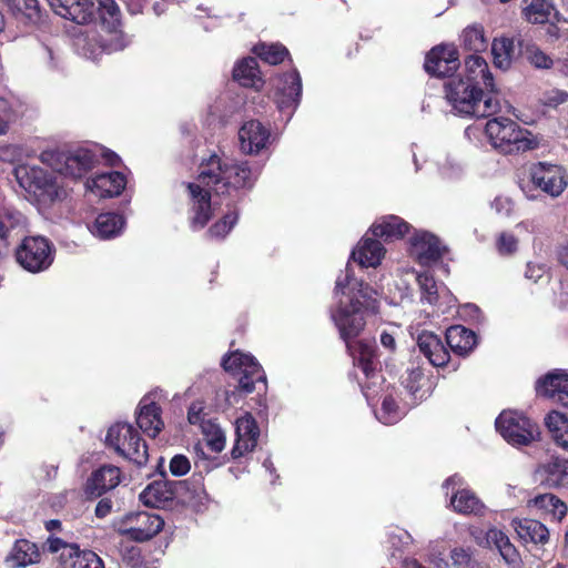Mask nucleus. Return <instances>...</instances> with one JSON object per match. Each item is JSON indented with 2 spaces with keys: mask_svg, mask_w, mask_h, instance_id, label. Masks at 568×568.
Returning a JSON list of instances; mask_svg holds the SVG:
<instances>
[{
  "mask_svg": "<svg viewBox=\"0 0 568 568\" xmlns=\"http://www.w3.org/2000/svg\"><path fill=\"white\" fill-rule=\"evenodd\" d=\"M342 295L338 305L332 311V320L338 328L341 337L345 341L354 365L364 374L366 381L362 383L363 393L369 405H374L377 392L373 386L384 382L377 372L378 361L374 341L359 339L357 337L366 324V316L378 311L377 292L367 284L355 278L348 267L336 280L335 295Z\"/></svg>",
  "mask_w": 568,
  "mask_h": 568,
  "instance_id": "obj_1",
  "label": "nucleus"
},
{
  "mask_svg": "<svg viewBox=\"0 0 568 568\" xmlns=\"http://www.w3.org/2000/svg\"><path fill=\"white\" fill-rule=\"evenodd\" d=\"M256 174L247 162H234L212 154L200 165L197 180L187 184L191 197V227L203 229L212 216L210 191L216 194L237 196L241 190L253 186Z\"/></svg>",
  "mask_w": 568,
  "mask_h": 568,
  "instance_id": "obj_2",
  "label": "nucleus"
},
{
  "mask_svg": "<svg viewBox=\"0 0 568 568\" xmlns=\"http://www.w3.org/2000/svg\"><path fill=\"white\" fill-rule=\"evenodd\" d=\"M445 92L453 109L464 116L487 118L504 108L499 94L484 93L483 88L466 83L463 78H453L446 82Z\"/></svg>",
  "mask_w": 568,
  "mask_h": 568,
  "instance_id": "obj_3",
  "label": "nucleus"
},
{
  "mask_svg": "<svg viewBox=\"0 0 568 568\" xmlns=\"http://www.w3.org/2000/svg\"><path fill=\"white\" fill-rule=\"evenodd\" d=\"M485 133L491 146L503 153L525 152L536 146L531 134L509 118L497 116L488 120Z\"/></svg>",
  "mask_w": 568,
  "mask_h": 568,
  "instance_id": "obj_4",
  "label": "nucleus"
},
{
  "mask_svg": "<svg viewBox=\"0 0 568 568\" xmlns=\"http://www.w3.org/2000/svg\"><path fill=\"white\" fill-rule=\"evenodd\" d=\"M14 175L19 185L43 205H49L65 194L58 179L40 166L20 164L14 169Z\"/></svg>",
  "mask_w": 568,
  "mask_h": 568,
  "instance_id": "obj_5",
  "label": "nucleus"
},
{
  "mask_svg": "<svg viewBox=\"0 0 568 568\" xmlns=\"http://www.w3.org/2000/svg\"><path fill=\"white\" fill-rule=\"evenodd\" d=\"M55 14L78 24L90 23L98 12L105 19V14L118 20V6L113 0H48Z\"/></svg>",
  "mask_w": 568,
  "mask_h": 568,
  "instance_id": "obj_6",
  "label": "nucleus"
},
{
  "mask_svg": "<svg viewBox=\"0 0 568 568\" xmlns=\"http://www.w3.org/2000/svg\"><path fill=\"white\" fill-rule=\"evenodd\" d=\"M105 442L119 455L138 466L145 465L149 459L145 442L130 424L116 423L112 425L108 430Z\"/></svg>",
  "mask_w": 568,
  "mask_h": 568,
  "instance_id": "obj_7",
  "label": "nucleus"
},
{
  "mask_svg": "<svg viewBox=\"0 0 568 568\" xmlns=\"http://www.w3.org/2000/svg\"><path fill=\"white\" fill-rule=\"evenodd\" d=\"M40 159L57 173L72 179L83 176L98 162L95 154L87 149L73 152L48 150L41 153Z\"/></svg>",
  "mask_w": 568,
  "mask_h": 568,
  "instance_id": "obj_8",
  "label": "nucleus"
},
{
  "mask_svg": "<svg viewBox=\"0 0 568 568\" xmlns=\"http://www.w3.org/2000/svg\"><path fill=\"white\" fill-rule=\"evenodd\" d=\"M53 246L44 236H26L16 250L18 264L30 273L49 268L53 262Z\"/></svg>",
  "mask_w": 568,
  "mask_h": 568,
  "instance_id": "obj_9",
  "label": "nucleus"
},
{
  "mask_svg": "<svg viewBox=\"0 0 568 568\" xmlns=\"http://www.w3.org/2000/svg\"><path fill=\"white\" fill-rule=\"evenodd\" d=\"M164 526L161 516L150 511L129 513L119 518L114 527L116 531L135 541H145L158 535Z\"/></svg>",
  "mask_w": 568,
  "mask_h": 568,
  "instance_id": "obj_10",
  "label": "nucleus"
},
{
  "mask_svg": "<svg viewBox=\"0 0 568 568\" xmlns=\"http://www.w3.org/2000/svg\"><path fill=\"white\" fill-rule=\"evenodd\" d=\"M496 429L514 446L528 445L539 436L537 424L514 410H505L497 417Z\"/></svg>",
  "mask_w": 568,
  "mask_h": 568,
  "instance_id": "obj_11",
  "label": "nucleus"
},
{
  "mask_svg": "<svg viewBox=\"0 0 568 568\" xmlns=\"http://www.w3.org/2000/svg\"><path fill=\"white\" fill-rule=\"evenodd\" d=\"M222 366L226 372L239 376L240 388L245 393L255 389V383H264L265 374L256 359L241 352L231 353L223 358Z\"/></svg>",
  "mask_w": 568,
  "mask_h": 568,
  "instance_id": "obj_12",
  "label": "nucleus"
},
{
  "mask_svg": "<svg viewBox=\"0 0 568 568\" xmlns=\"http://www.w3.org/2000/svg\"><path fill=\"white\" fill-rule=\"evenodd\" d=\"M274 99L278 110L292 116L300 104L302 95V80L300 73L293 70L288 73L276 77L273 80Z\"/></svg>",
  "mask_w": 568,
  "mask_h": 568,
  "instance_id": "obj_13",
  "label": "nucleus"
},
{
  "mask_svg": "<svg viewBox=\"0 0 568 568\" xmlns=\"http://www.w3.org/2000/svg\"><path fill=\"white\" fill-rule=\"evenodd\" d=\"M531 183L551 197H558L568 186L566 170L556 164L538 163L530 170Z\"/></svg>",
  "mask_w": 568,
  "mask_h": 568,
  "instance_id": "obj_14",
  "label": "nucleus"
},
{
  "mask_svg": "<svg viewBox=\"0 0 568 568\" xmlns=\"http://www.w3.org/2000/svg\"><path fill=\"white\" fill-rule=\"evenodd\" d=\"M464 479L459 475H453L444 483L443 487L448 495L449 488L452 487L453 496L450 498V505L454 510L465 515H478L484 509V505L477 498V496L469 489L462 488Z\"/></svg>",
  "mask_w": 568,
  "mask_h": 568,
  "instance_id": "obj_15",
  "label": "nucleus"
},
{
  "mask_svg": "<svg viewBox=\"0 0 568 568\" xmlns=\"http://www.w3.org/2000/svg\"><path fill=\"white\" fill-rule=\"evenodd\" d=\"M425 71L436 77H447L458 68V51L454 45H438L427 54Z\"/></svg>",
  "mask_w": 568,
  "mask_h": 568,
  "instance_id": "obj_16",
  "label": "nucleus"
},
{
  "mask_svg": "<svg viewBox=\"0 0 568 568\" xmlns=\"http://www.w3.org/2000/svg\"><path fill=\"white\" fill-rule=\"evenodd\" d=\"M462 78L466 83H471V85L483 88V90L485 89L486 93L498 94L488 63L478 54H470L465 59L464 75Z\"/></svg>",
  "mask_w": 568,
  "mask_h": 568,
  "instance_id": "obj_17",
  "label": "nucleus"
},
{
  "mask_svg": "<svg viewBox=\"0 0 568 568\" xmlns=\"http://www.w3.org/2000/svg\"><path fill=\"white\" fill-rule=\"evenodd\" d=\"M236 439L232 448L231 455L234 459L242 457L244 454L252 452L260 435L255 419L250 413H245L235 422Z\"/></svg>",
  "mask_w": 568,
  "mask_h": 568,
  "instance_id": "obj_18",
  "label": "nucleus"
},
{
  "mask_svg": "<svg viewBox=\"0 0 568 568\" xmlns=\"http://www.w3.org/2000/svg\"><path fill=\"white\" fill-rule=\"evenodd\" d=\"M184 487L182 481L155 480L142 490L140 500L149 507H164L168 503L172 501Z\"/></svg>",
  "mask_w": 568,
  "mask_h": 568,
  "instance_id": "obj_19",
  "label": "nucleus"
},
{
  "mask_svg": "<svg viewBox=\"0 0 568 568\" xmlns=\"http://www.w3.org/2000/svg\"><path fill=\"white\" fill-rule=\"evenodd\" d=\"M121 469L114 465H103L94 470L85 484V494L91 498L102 496L121 483Z\"/></svg>",
  "mask_w": 568,
  "mask_h": 568,
  "instance_id": "obj_20",
  "label": "nucleus"
},
{
  "mask_svg": "<svg viewBox=\"0 0 568 568\" xmlns=\"http://www.w3.org/2000/svg\"><path fill=\"white\" fill-rule=\"evenodd\" d=\"M536 392L561 403L568 404V373L561 369L549 372L536 383Z\"/></svg>",
  "mask_w": 568,
  "mask_h": 568,
  "instance_id": "obj_21",
  "label": "nucleus"
},
{
  "mask_svg": "<svg viewBox=\"0 0 568 568\" xmlns=\"http://www.w3.org/2000/svg\"><path fill=\"white\" fill-rule=\"evenodd\" d=\"M443 251L439 240L428 232H417L410 239V254L422 265H428L440 258Z\"/></svg>",
  "mask_w": 568,
  "mask_h": 568,
  "instance_id": "obj_22",
  "label": "nucleus"
},
{
  "mask_svg": "<svg viewBox=\"0 0 568 568\" xmlns=\"http://www.w3.org/2000/svg\"><path fill=\"white\" fill-rule=\"evenodd\" d=\"M270 136V130L256 120L245 122L239 131L241 149L247 154H256L265 149Z\"/></svg>",
  "mask_w": 568,
  "mask_h": 568,
  "instance_id": "obj_23",
  "label": "nucleus"
},
{
  "mask_svg": "<svg viewBox=\"0 0 568 568\" xmlns=\"http://www.w3.org/2000/svg\"><path fill=\"white\" fill-rule=\"evenodd\" d=\"M475 538L479 545L495 547L508 566L513 568H518L520 566V555L504 531L497 528H490L487 530L483 539H479L477 536H475Z\"/></svg>",
  "mask_w": 568,
  "mask_h": 568,
  "instance_id": "obj_24",
  "label": "nucleus"
},
{
  "mask_svg": "<svg viewBox=\"0 0 568 568\" xmlns=\"http://www.w3.org/2000/svg\"><path fill=\"white\" fill-rule=\"evenodd\" d=\"M125 184V176L120 172H106L88 180L85 187L95 196L113 197L121 194Z\"/></svg>",
  "mask_w": 568,
  "mask_h": 568,
  "instance_id": "obj_25",
  "label": "nucleus"
},
{
  "mask_svg": "<svg viewBox=\"0 0 568 568\" xmlns=\"http://www.w3.org/2000/svg\"><path fill=\"white\" fill-rule=\"evenodd\" d=\"M417 346L433 366L442 367L449 361V353L443 341L432 332H422L417 337Z\"/></svg>",
  "mask_w": 568,
  "mask_h": 568,
  "instance_id": "obj_26",
  "label": "nucleus"
},
{
  "mask_svg": "<svg viewBox=\"0 0 568 568\" xmlns=\"http://www.w3.org/2000/svg\"><path fill=\"white\" fill-rule=\"evenodd\" d=\"M161 407L150 398L144 397L139 404V412L136 416V423L141 430L150 437H155L164 427V423L161 417Z\"/></svg>",
  "mask_w": 568,
  "mask_h": 568,
  "instance_id": "obj_27",
  "label": "nucleus"
},
{
  "mask_svg": "<svg viewBox=\"0 0 568 568\" xmlns=\"http://www.w3.org/2000/svg\"><path fill=\"white\" fill-rule=\"evenodd\" d=\"M385 255V248L375 239L364 236L352 251V258L362 267H377Z\"/></svg>",
  "mask_w": 568,
  "mask_h": 568,
  "instance_id": "obj_28",
  "label": "nucleus"
},
{
  "mask_svg": "<svg viewBox=\"0 0 568 568\" xmlns=\"http://www.w3.org/2000/svg\"><path fill=\"white\" fill-rule=\"evenodd\" d=\"M375 237L385 241L402 239L409 231V224L402 217L388 215L377 220L371 227Z\"/></svg>",
  "mask_w": 568,
  "mask_h": 568,
  "instance_id": "obj_29",
  "label": "nucleus"
},
{
  "mask_svg": "<svg viewBox=\"0 0 568 568\" xmlns=\"http://www.w3.org/2000/svg\"><path fill=\"white\" fill-rule=\"evenodd\" d=\"M40 552L36 544L21 539L16 541L6 562L11 568H22L39 561Z\"/></svg>",
  "mask_w": 568,
  "mask_h": 568,
  "instance_id": "obj_30",
  "label": "nucleus"
},
{
  "mask_svg": "<svg viewBox=\"0 0 568 568\" xmlns=\"http://www.w3.org/2000/svg\"><path fill=\"white\" fill-rule=\"evenodd\" d=\"M511 525L524 542L545 545L549 539L547 527L538 520L514 519Z\"/></svg>",
  "mask_w": 568,
  "mask_h": 568,
  "instance_id": "obj_31",
  "label": "nucleus"
},
{
  "mask_svg": "<svg viewBox=\"0 0 568 568\" xmlns=\"http://www.w3.org/2000/svg\"><path fill=\"white\" fill-rule=\"evenodd\" d=\"M60 568H104L102 559L91 550L67 548Z\"/></svg>",
  "mask_w": 568,
  "mask_h": 568,
  "instance_id": "obj_32",
  "label": "nucleus"
},
{
  "mask_svg": "<svg viewBox=\"0 0 568 568\" xmlns=\"http://www.w3.org/2000/svg\"><path fill=\"white\" fill-rule=\"evenodd\" d=\"M233 78L243 87L260 89L263 85L255 58L248 57L239 61L234 67Z\"/></svg>",
  "mask_w": 568,
  "mask_h": 568,
  "instance_id": "obj_33",
  "label": "nucleus"
},
{
  "mask_svg": "<svg viewBox=\"0 0 568 568\" xmlns=\"http://www.w3.org/2000/svg\"><path fill=\"white\" fill-rule=\"evenodd\" d=\"M446 342L454 353L466 355L475 347L476 335L462 325H455L446 331Z\"/></svg>",
  "mask_w": 568,
  "mask_h": 568,
  "instance_id": "obj_34",
  "label": "nucleus"
},
{
  "mask_svg": "<svg viewBox=\"0 0 568 568\" xmlns=\"http://www.w3.org/2000/svg\"><path fill=\"white\" fill-rule=\"evenodd\" d=\"M24 230V216L8 209L0 210V240L7 244L19 237Z\"/></svg>",
  "mask_w": 568,
  "mask_h": 568,
  "instance_id": "obj_35",
  "label": "nucleus"
},
{
  "mask_svg": "<svg viewBox=\"0 0 568 568\" xmlns=\"http://www.w3.org/2000/svg\"><path fill=\"white\" fill-rule=\"evenodd\" d=\"M521 13L526 21L534 24L548 22L555 7L550 0H523Z\"/></svg>",
  "mask_w": 568,
  "mask_h": 568,
  "instance_id": "obj_36",
  "label": "nucleus"
},
{
  "mask_svg": "<svg viewBox=\"0 0 568 568\" xmlns=\"http://www.w3.org/2000/svg\"><path fill=\"white\" fill-rule=\"evenodd\" d=\"M542 481L549 487L568 486V460L554 458L540 468Z\"/></svg>",
  "mask_w": 568,
  "mask_h": 568,
  "instance_id": "obj_37",
  "label": "nucleus"
},
{
  "mask_svg": "<svg viewBox=\"0 0 568 568\" xmlns=\"http://www.w3.org/2000/svg\"><path fill=\"white\" fill-rule=\"evenodd\" d=\"M124 226V220L115 213H102L97 219L91 229V233L100 239H111L121 233Z\"/></svg>",
  "mask_w": 568,
  "mask_h": 568,
  "instance_id": "obj_38",
  "label": "nucleus"
},
{
  "mask_svg": "<svg viewBox=\"0 0 568 568\" xmlns=\"http://www.w3.org/2000/svg\"><path fill=\"white\" fill-rule=\"evenodd\" d=\"M545 423L556 445L568 452V416L552 410L547 415Z\"/></svg>",
  "mask_w": 568,
  "mask_h": 568,
  "instance_id": "obj_39",
  "label": "nucleus"
},
{
  "mask_svg": "<svg viewBox=\"0 0 568 568\" xmlns=\"http://www.w3.org/2000/svg\"><path fill=\"white\" fill-rule=\"evenodd\" d=\"M491 54L494 64L497 68L501 70L509 69L515 57L514 40L506 37L494 39L491 43Z\"/></svg>",
  "mask_w": 568,
  "mask_h": 568,
  "instance_id": "obj_40",
  "label": "nucleus"
},
{
  "mask_svg": "<svg viewBox=\"0 0 568 568\" xmlns=\"http://www.w3.org/2000/svg\"><path fill=\"white\" fill-rule=\"evenodd\" d=\"M523 58L537 69H549L552 59L546 54L537 44L529 41H519Z\"/></svg>",
  "mask_w": 568,
  "mask_h": 568,
  "instance_id": "obj_41",
  "label": "nucleus"
},
{
  "mask_svg": "<svg viewBox=\"0 0 568 568\" xmlns=\"http://www.w3.org/2000/svg\"><path fill=\"white\" fill-rule=\"evenodd\" d=\"M462 41L466 49L474 52H480L487 48L484 28L478 24L466 28L462 34Z\"/></svg>",
  "mask_w": 568,
  "mask_h": 568,
  "instance_id": "obj_42",
  "label": "nucleus"
},
{
  "mask_svg": "<svg viewBox=\"0 0 568 568\" xmlns=\"http://www.w3.org/2000/svg\"><path fill=\"white\" fill-rule=\"evenodd\" d=\"M531 503L537 508L552 513V515L559 520L562 519L567 513L566 505L551 494L539 495L535 497Z\"/></svg>",
  "mask_w": 568,
  "mask_h": 568,
  "instance_id": "obj_43",
  "label": "nucleus"
},
{
  "mask_svg": "<svg viewBox=\"0 0 568 568\" xmlns=\"http://www.w3.org/2000/svg\"><path fill=\"white\" fill-rule=\"evenodd\" d=\"M254 52L268 64H278L288 55V51L282 44H258Z\"/></svg>",
  "mask_w": 568,
  "mask_h": 568,
  "instance_id": "obj_44",
  "label": "nucleus"
},
{
  "mask_svg": "<svg viewBox=\"0 0 568 568\" xmlns=\"http://www.w3.org/2000/svg\"><path fill=\"white\" fill-rule=\"evenodd\" d=\"M416 281L422 292V300L430 305H436L440 297L438 286L434 277L427 272L416 275Z\"/></svg>",
  "mask_w": 568,
  "mask_h": 568,
  "instance_id": "obj_45",
  "label": "nucleus"
},
{
  "mask_svg": "<svg viewBox=\"0 0 568 568\" xmlns=\"http://www.w3.org/2000/svg\"><path fill=\"white\" fill-rule=\"evenodd\" d=\"M404 415L403 410L396 405L392 395L384 397L381 409L376 413V417L385 425L397 423Z\"/></svg>",
  "mask_w": 568,
  "mask_h": 568,
  "instance_id": "obj_46",
  "label": "nucleus"
},
{
  "mask_svg": "<svg viewBox=\"0 0 568 568\" xmlns=\"http://www.w3.org/2000/svg\"><path fill=\"white\" fill-rule=\"evenodd\" d=\"M424 381L425 377L422 368L413 367L407 369L406 375L403 376L402 384L415 398L422 399L425 396V392H420Z\"/></svg>",
  "mask_w": 568,
  "mask_h": 568,
  "instance_id": "obj_47",
  "label": "nucleus"
},
{
  "mask_svg": "<svg viewBox=\"0 0 568 568\" xmlns=\"http://www.w3.org/2000/svg\"><path fill=\"white\" fill-rule=\"evenodd\" d=\"M236 222L237 213L236 211H231L210 227L209 234L214 239H223L230 233Z\"/></svg>",
  "mask_w": 568,
  "mask_h": 568,
  "instance_id": "obj_48",
  "label": "nucleus"
},
{
  "mask_svg": "<svg viewBox=\"0 0 568 568\" xmlns=\"http://www.w3.org/2000/svg\"><path fill=\"white\" fill-rule=\"evenodd\" d=\"M205 444L213 453H221L225 447V434L224 432L215 426L209 425L204 428Z\"/></svg>",
  "mask_w": 568,
  "mask_h": 568,
  "instance_id": "obj_49",
  "label": "nucleus"
},
{
  "mask_svg": "<svg viewBox=\"0 0 568 568\" xmlns=\"http://www.w3.org/2000/svg\"><path fill=\"white\" fill-rule=\"evenodd\" d=\"M102 41L103 43L100 45V52L108 53L123 50L130 43V39L121 31L109 32Z\"/></svg>",
  "mask_w": 568,
  "mask_h": 568,
  "instance_id": "obj_50",
  "label": "nucleus"
},
{
  "mask_svg": "<svg viewBox=\"0 0 568 568\" xmlns=\"http://www.w3.org/2000/svg\"><path fill=\"white\" fill-rule=\"evenodd\" d=\"M11 6L31 22H37L40 19L38 0H11Z\"/></svg>",
  "mask_w": 568,
  "mask_h": 568,
  "instance_id": "obj_51",
  "label": "nucleus"
},
{
  "mask_svg": "<svg viewBox=\"0 0 568 568\" xmlns=\"http://www.w3.org/2000/svg\"><path fill=\"white\" fill-rule=\"evenodd\" d=\"M17 120L18 112L14 106L4 100H0V136L7 134Z\"/></svg>",
  "mask_w": 568,
  "mask_h": 568,
  "instance_id": "obj_52",
  "label": "nucleus"
},
{
  "mask_svg": "<svg viewBox=\"0 0 568 568\" xmlns=\"http://www.w3.org/2000/svg\"><path fill=\"white\" fill-rule=\"evenodd\" d=\"M568 100V93L559 89H549L542 92L540 102L550 108H556Z\"/></svg>",
  "mask_w": 568,
  "mask_h": 568,
  "instance_id": "obj_53",
  "label": "nucleus"
},
{
  "mask_svg": "<svg viewBox=\"0 0 568 568\" xmlns=\"http://www.w3.org/2000/svg\"><path fill=\"white\" fill-rule=\"evenodd\" d=\"M169 467L173 476L180 477L190 471L191 464L186 456L178 454L171 458Z\"/></svg>",
  "mask_w": 568,
  "mask_h": 568,
  "instance_id": "obj_54",
  "label": "nucleus"
},
{
  "mask_svg": "<svg viewBox=\"0 0 568 568\" xmlns=\"http://www.w3.org/2000/svg\"><path fill=\"white\" fill-rule=\"evenodd\" d=\"M518 241L509 233H501L497 240V248L501 255H510L517 251Z\"/></svg>",
  "mask_w": 568,
  "mask_h": 568,
  "instance_id": "obj_55",
  "label": "nucleus"
},
{
  "mask_svg": "<svg viewBox=\"0 0 568 568\" xmlns=\"http://www.w3.org/2000/svg\"><path fill=\"white\" fill-rule=\"evenodd\" d=\"M450 559L456 568H471V554L462 547H456L450 551Z\"/></svg>",
  "mask_w": 568,
  "mask_h": 568,
  "instance_id": "obj_56",
  "label": "nucleus"
},
{
  "mask_svg": "<svg viewBox=\"0 0 568 568\" xmlns=\"http://www.w3.org/2000/svg\"><path fill=\"white\" fill-rule=\"evenodd\" d=\"M121 556L125 568H135L143 561L141 551L138 547H129L122 549Z\"/></svg>",
  "mask_w": 568,
  "mask_h": 568,
  "instance_id": "obj_57",
  "label": "nucleus"
},
{
  "mask_svg": "<svg viewBox=\"0 0 568 568\" xmlns=\"http://www.w3.org/2000/svg\"><path fill=\"white\" fill-rule=\"evenodd\" d=\"M547 272L544 263L529 262L526 267L525 276L532 282H538Z\"/></svg>",
  "mask_w": 568,
  "mask_h": 568,
  "instance_id": "obj_58",
  "label": "nucleus"
},
{
  "mask_svg": "<svg viewBox=\"0 0 568 568\" xmlns=\"http://www.w3.org/2000/svg\"><path fill=\"white\" fill-rule=\"evenodd\" d=\"M48 545H49L50 551L59 552V557H58L59 567L62 566V556L64 555V550L67 548H77L78 547L77 545L67 544L63 540H61L60 538L49 539Z\"/></svg>",
  "mask_w": 568,
  "mask_h": 568,
  "instance_id": "obj_59",
  "label": "nucleus"
},
{
  "mask_svg": "<svg viewBox=\"0 0 568 568\" xmlns=\"http://www.w3.org/2000/svg\"><path fill=\"white\" fill-rule=\"evenodd\" d=\"M493 207L499 214L509 215L513 211V202L508 197L498 196L494 200Z\"/></svg>",
  "mask_w": 568,
  "mask_h": 568,
  "instance_id": "obj_60",
  "label": "nucleus"
},
{
  "mask_svg": "<svg viewBox=\"0 0 568 568\" xmlns=\"http://www.w3.org/2000/svg\"><path fill=\"white\" fill-rule=\"evenodd\" d=\"M112 501L110 499H101L95 507V515L99 518H104L111 513Z\"/></svg>",
  "mask_w": 568,
  "mask_h": 568,
  "instance_id": "obj_61",
  "label": "nucleus"
},
{
  "mask_svg": "<svg viewBox=\"0 0 568 568\" xmlns=\"http://www.w3.org/2000/svg\"><path fill=\"white\" fill-rule=\"evenodd\" d=\"M462 172V166L459 164H452L450 168L443 166L442 174L446 179L457 178Z\"/></svg>",
  "mask_w": 568,
  "mask_h": 568,
  "instance_id": "obj_62",
  "label": "nucleus"
},
{
  "mask_svg": "<svg viewBox=\"0 0 568 568\" xmlns=\"http://www.w3.org/2000/svg\"><path fill=\"white\" fill-rule=\"evenodd\" d=\"M202 410L201 404H192L189 408L187 418L191 424L200 422V413Z\"/></svg>",
  "mask_w": 568,
  "mask_h": 568,
  "instance_id": "obj_63",
  "label": "nucleus"
},
{
  "mask_svg": "<svg viewBox=\"0 0 568 568\" xmlns=\"http://www.w3.org/2000/svg\"><path fill=\"white\" fill-rule=\"evenodd\" d=\"M558 261L564 267L568 270V245L562 246L558 251Z\"/></svg>",
  "mask_w": 568,
  "mask_h": 568,
  "instance_id": "obj_64",
  "label": "nucleus"
}]
</instances>
